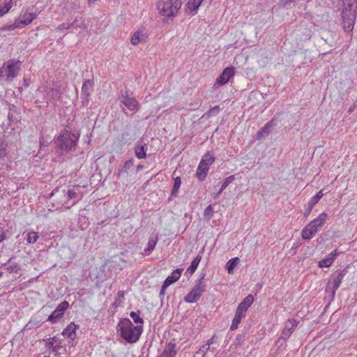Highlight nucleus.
<instances>
[{
  "label": "nucleus",
  "mask_w": 357,
  "mask_h": 357,
  "mask_svg": "<svg viewBox=\"0 0 357 357\" xmlns=\"http://www.w3.org/2000/svg\"><path fill=\"white\" fill-rule=\"evenodd\" d=\"M235 179V175H231L225 178L223 181L222 186L217 193V195H219L231 183H232Z\"/></svg>",
  "instance_id": "obj_36"
},
{
  "label": "nucleus",
  "mask_w": 357,
  "mask_h": 357,
  "mask_svg": "<svg viewBox=\"0 0 357 357\" xmlns=\"http://www.w3.org/2000/svg\"><path fill=\"white\" fill-rule=\"evenodd\" d=\"M148 149V146L146 144L144 143L143 139L141 138L136 143L134 151L135 156L138 159H144L146 158V151Z\"/></svg>",
  "instance_id": "obj_11"
},
{
  "label": "nucleus",
  "mask_w": 357,
  "mask_h": 357,
  "mask_svg": "<svg viewBox=\"0 0 357 357\" xmlns=\"http://www.w3.org/2000/svg\"><path fill=\"white\" fill-rule=\"evenodd\" d=\"M216 338H217V337L215 335H213V337L207 341V342H206V344H205V345H208V347L210 348V345L215 342Z\"/></svg>",
  "instance_id": "obj_50"
},
{
  "label": "nucleus",
  "mask_w": 357,
  "mask_h": 357,
  "mask_svg": "<svg viewBox=\"0 0 357 357\" xmlns=\"http://www.w3.org/2000/svg\"><path fill=\"white\" fill-rule=\"evenodd\" d=\"M21 66L20 61H15L13 59L8 60L7 62L3 63V70L6 72V80L8 82H10L17 76V72L19 71Z\"/></svg>",
  "instance_id": "obj_7"
},
{
  "label": "nucleus",
  "mask_w": 357,
  "mask_h": 357,
  "mask_svg": "<svg viewBox=\"0 0 357 357\" xmlns=\"http://www.w3.org/2000/svg\"><path fill=\"white\" fill-rule=\"evenodd\" d=\"M296 321H289L286 325L284 329L282 331L280 338H282L284 340H287L289 337L290 335L294 331V328L296 327Z\"/></svg>",
  "instance_id": "obj_17"
},
{
  "label": "nucleus",
  "mask_w": 357,
  "mask_h": 357,
  "mask_svg": "<svg viewBox=\"0 0 357 357\" xmlns=\"http://www.w3.org/2000/svg\"><path fill=\"white\" fill-rule=\"evenodd\" d=\"M68 302L66 301H62L48 317L47 320L52 324L58 322L59 319L63 316L65 311L68 308Z\"/></svg>",
  "instance_id": "obj_9"
},
{
  "label": "nucleus",
  "mask_w": 357,
  "mask_h": 357,
  "mask_svg": "<svg viewBox=\"0 0 357 357\" xmlns=\"http://www.w3.org/2000/svg\"><path fill=\"white\" fill-rule=\"evenodd\" d=\"M296 0H281L278 4L280 8L290 9L295 6Z\"/></svg>",
  "instance_id": "obj_34"
},
{
  "label": "nucleus",
  "mask_w": 357,
  "mask_h": 357,
  "mask_svg": "<svg viewBox=\"0 0 357 357\" xmlns=\"http://www.w3.org/2000/svg\"><path fill=\"white\" fill-rule=\"evenodd\" d=\"M254 302V296L252 294L247 296L242 302L239 303L237 308L244 312H247L248 309Z\"/></svg>",
  "instance_id": "obj_21"
},
{
  "label": "nucleus",
  "mask_w": 357,
  "mask_h": 357,
  "mask_svg": "<svg viewBox=\"0 0 357 357\" xmlns=\"http://www.w3.org/2000/svg\"><path fill=\"white\" fill-rule=\"evenodd\" d=\"M144 169V165H137V172H138V171H140V170H142V169Z\"/></svg>",
  "instance_id": "obj_58"
},
{
  "label": "nucleus",
  "mask_w": 357,
  "mask_h": 357,
  "mask_svg": "<svg viewBox=\"0 0 357 357\" xmlns=\"http://www.w3.org/2000/svg\"><path fill=\"white\" fill-rule=\"evenodd\" d=\"M202 259V257L200 255H197L191 262V264L189 266V267L187 269V273H189L190 275H192L196 269L197 268V266Z\"/></svg>",
  "instance_id": "obj_25"
},
{
  "label": "nucleus",
  "mask_w": 357,
  "mask_h": 357,
  "mask_svg": "<svg viewBox=\"0 0 357 357\" xmlns=\"http://www.w3.org/2000/svg\"><path fill=\"white\" fill-rule=\"evenodd\" d=\"M333 263V257H326L322 259L319 261V266L321 268L323 267H329Z\"/></svg>",
  "instance_id": "obj_41"
},
{
  "label": "nucleus",
  "mask_w": 357,
  "mask_h": 357,
  "mask_svg": "<svg viewBox=\"0 0 357 357\" xmlns=\"http://www.w3.org/2000/svg\"><path fill=\"white\" fill-rule=\"evenodd\" d=\"M220 110V107L218 105H216L211 108L207 112H206L204 116H206L207 119H208L211 116H216L219 113Z\"/></svg>",
  "instance_id": "obj_40"
},
{
  "label": "nucleus",
  "mask_w": 357,
  "mask_h": 357,
  "mask_svg": "<svg viewBox=\"0 0 357 357\" xmlns=\"http://www.w3.org/2000/svg\"><path fill=\"white\" fill-rule=\"evenodd\" d=\"M301 244L299 243H297L296 244H294V246L292 247V249H296L297 248H298Z\"/></svg>",
  "instance_id": "obj_62"
},
{
  "label": "nucleus",
  "mask_w": 357,
  "mask_h": 357,
  "mask_svg": "<svg viewBox=\"0 0 357 357\" xmlns=\"http://www.w3.org/2000/svg\"><path fill=\"white\" fill-rule=\"evenodd\" d=\"M326 218L327 214L325 213H322L317 218L311 221L302 230V238L304 240L311 239L316 234L319 228L321 227L325 223Z\"/></svg>",
  "instance_id": "obj_4"
},
{
  "label": "nucleus",
  "mask_w": 357,
  "mask_h": 357,
  "mask_svg": "<svg viewBox=\"0 0 357 357\" xmlns=\"http://www.w3.org/2000/svg\"><path fill=\"white\" fill-rule=\"evenodd\" d=\"M157 236H151L149 239L148 244H147V248L144 250L145 252H149L150 253L152 252L157 243ZM146 255L148 254L145 253Z\"/></svg>",
  "instance_id": "obj_30"
},
{
  "label": "nucleus",
  "mask_w": 357,
  "mask_h": 357,
  "mask_svg": "<svg viewBox=\"0 0 357 357\" xmlns=\"http://www.w3.org/2000/svg\"><path fill=\"white\" fill-rule=\"evenodd\" d=\"M183 271V268L175 269L174 271H173L171 275L167 277L163 283L166 284L167 286L172 284L180 278Z\"/></svg>",
  "instance_id": "obj_19"
},
{
  "label": "nucleus",
  "mask_w": 357,
  "mask_h": 357,
  "mask_svg": "<svg viewBox=\"0 0 357 357\" xmlns=\"http://www.w3.org/2000/svg\"><path fill=\"white\" fill-rule=\"evenodd\" d=\"M130 134L128 132H125L122 134V140L124 141L125 143H126L127 139H130V137H128Z\"/></svg>",
  "instance_id": "obj_53"
},
{
  "label": "nucleus",
  "mask_w": 357,
  "mask_h": 357,
  "mask_svg": "<svg viewBox=\"0 0 357 357\" xmlns=\"http://www.w3.org/2000/svg\"><path fill=\"white\" fill-rule=\"evenodd\" d=\"M305 36H306V38H307L308 39H310V37H311V31H307V33H306V34H305Z\"/></svg>",
  "instance_id": "obj_59"
},
{
  "label": "nucleus",
  "mask_w": 357,
  "mask_h": 357,
  "mask_svg": "<svg viewBox=\"0 0 357 357\" xmlns=\"http://www.w3.org/2000/svg\"><path fill=\"white\" fill-rule=\"evenodd\" d=\"M235 75V68L229 66L225 68L221 74L216 79L215 83L214 84V88H218L219 86L226 84L231 78Z\"/></svg>",
  "instance_id": "obj_8"
},
{
  "label": "nucleus",
  "mask_w": 357,
  "mask_h": 357,
  "mask_svg": "<svg viewBox=\"0 0 357 357\" xmlns=\"http://www.w3.org/2000/svg\"><path fill=\"white\" fill-rule=\"evenodd\" d=\"M25 87L28 86L29 85V80H28L27 79H24V84H23Z\"/></svg>",
  "instance_id": "obj_56"
},
{
  "label": "nucleus",
  "mask_w": 357,
  "mask_h": 357,
  "mask_svg": "<svg viewBox=\"0 0 357 357\" xmlns=\"http://www.w3.org/2000/svg\"><path fill=\"white\" fill-rule=\"evenodd\" d=\"M181 6L180 0H160L158 3V9L161 15L170 17L178 12Z\"/></svg>",
  "instance_id": "obj_5"
},
{
  "label": "nucleus",
  "mask_w": 357,
  "mask_h": 357,
  "mask_svg": "<svg viewBox=\"0 0 357 357\" xmlns=\"http://www.w3.org/2000/svg\"><path fill=\"white\" fill-rule=\"evenodd\" d=\"M77 137L73 133L65 130L59 135L55 141V151L59 155L68 153L75 149Z\"/></svg>",
  "instance_id": "obj_3"
},
{
  "label": "nucleus",
  "mask_w": 357,
  "mask_h": 357,
  "mask_svg": "<svg viewBox=\"0 0 357 357\" xmlns=\"http://www.w3.org/2000/svg\"><path fill=\"white\" fill-rule=\"evenodd\" d=\"M214 160L215 158L213 154H212L211 152H207L201 160V161H204V164L208 167L214 162Z\"/></svg>",
  "instance_id": "obj_37"
},
{
  "label": "nucleus",
  "mask_w": 357,
  "mask_h": 357,
  "mask_svg": "<svg viewBox=\"0 0 357 357\" xmlns=\"http://www.w3.org/2000/svg\"><path fill=\"white\" fill-rule=\"evenodd\" d=\"M56 337H50L46 340V347H48L51 348L52 346H54L53 339H55Z\"/></svg>",
  "instance_id": "obj_49"
},
{
  "label": "nucleus",
  "mask_w": 357,
  "mask_h": 357,
  "mask_svg": "<svg viewBox=\"0 0 357 357\" xmlns=\"http://www.w3.org/2000/svg\"><path fill=\"white\" fill-rule=\"evenodd\" d=\"M57 348H59V347L54 345L51 347L52 352L55 353L56 355L58 354Z\"/></svg>",
  "instance_id": "obj_55"
},
{
  "label": "nucleus",
  "mask_w": 357,
  "mask_h": 357,
  "mask_svg": "<svg viewBox=\"0 0 357 357\" xmlns=\"http://www.w3.org/2000/svg\"><path fill=\"white\" fill-rule=\"evenodd\" d=\"M70 27L78 30V29H86L87 25L84 23V20L79 22L77 17H75V20L70 24Z\"/></svg>",
  "instance_id": "obj_31"
},
{
  "label": "nucleus",
  "mask_w": 357,
  "mask_h": 357,
  "mask_svg": "<svg viewBox=\"0 0 357 357\" xmlns=\"http://www.w3.org/2000/svg\"><path fill=\"white\" fill-rule=\"evenodd\" d=\"M120 102L124 105L129 110L136 112L138 110L139 104L136 99L130 96L128 91L121 93L119 97Z\"/></svg>",
  "instance_id": "obj_10"
},
{
  "label": "nucleus",
  "mask_w": 357,
  "mask_h": 357,
  "mask_svg": "<svg viewBox=\"0 0 357 357\" xmlns=\"http://www.w3.org/2000/svg\"><path fill=\"white\" fill-rule=\"evenodd\" d=\"M203 1L204 0H189L187 3V7L190 12L196 11Z\"/></svg>",
  "instance_id": "obj_27"
},
{
  "label": "nucleus",
  "mask_w": 357,
  "mask_h": 357,
  "mask_svg": "<svg viewBox=\"0 0 357 357\" xmlns=\"http://www.w3.org/2000/svg\"><path fill=\"white\" fill-rule=\"evenodd\" d=\"M66 195L69 200L74 199L73 205H74L79 199L78 197L79 195L77 193L75 189L68 190V191L66 192Z\"/></svg>",
  "instance_id": "obj_33"
},
{
  "label": "nucleus",
  "mask_w": 357,
  "mask_h": 357,
  "mask_svg": "<svg viewBox=\"0 0 357 357\" xmlns=\"http://www.w3.org/2000/svg\"><path fill=\"white\" fill-rule=\"evenodd\" d=\"M59 192V188H55L50 194V197L53 196L54 193Z\"/></svg>",
  "instance_id": "obj_60"
},
{
  "label": "nucleus",
  "mask_w": 357,
  "mask_h": 357,
  "mask_svg": "<svg viewBox=\"0 0 357 357\" xmlns=\"http://www.w3.org/2000/svg\"><path fill=\"white\" fill-rule=\"evenodd\" d=\"M37 15L33 13H25L22 16V20H19L22 26L31 24L32 21L36 17Z\"/></svg>",
  "instance_id": "obj_23"
},
{
  "label": "nucleus",
  "mask_w": 357,
  "mask_h": 357,
  "mask_svg": "<svg viewBox=\"0 0 357 357\" xmlns=\"http://www.w3.org/2000/svg\"><path fill=\"white\" fill-rule=\"evenodd\" d=\"M241 340V336H238L236 337V342L238 343V344H240Z\"/></svg>",
  "instance_id": "obj_63"
},
{
  "label": "nucleus",
  "mask_w": 357,
  "mask_h": 357,
  "mask_svg": "<svg viewBox=\"0 0 357 357\" xmlns=\"http://www.w3.org/2000/svg\"><path fill=\"white\" fill-rule=\"evenodd\" d=\"M141 311L131 312L130 317L132 319L135 324L137 325H142L144 324V319L140 317Z\"/></svg>",
  "instance_id": "obj_29"
},
{
  "label": "nucleus",
  "mask_w": 357,
  "mask_h": 357,
  "mask_svg": "<svg viewBox=\"0 0 357 357\" xmlns=\"http://www.w3.org/2000/svg\"><path fill=\"white\" fill-rule=\"evenodd\" d=\"M3 66L1 68H0V77H2L3 76Z\"/></svg>",
  "instance_id": "obj_61"
},
{
  "label": "nucleus",
  "mask_w": 357,
  "mask_h": 357,
  "mask_svg": "<svg viewBox=\"0 0 357 357\" xmlns=\"http://www.w3.org/2000/svg\"><path fill=\"white\" fill-rule=\"evenodd\" d=\"M6 269L10 273H17L21 270V266H20V264L15 263L13 265L8 266Z\"/></svg>",
  "instance_id": "obj_45"
},
{
  "label": "nucleus",
  "mask_w": 357,
  "mask_h": 357,
  "mask_svg": "<svg viewBox=\"0 0 357 357\" xmlns=\"http://www.w3.org/2000/svg\"><path fill=\"white\" fill-rule=\"evenodd\" d=\"M181 184V177L177 176L174 178V185L171 192V196L177 197L178 191Z\"/></svg>",
  "instance_id": "obj_28"
},
{
  "label": "nucleus",
  "mask_w": 357,
  "mask_h": 357,
  "mask_svg": "<svg viewBox=\"0 0 357 357\" xmlns=\"http://www.w3.org/2000/svg\"><path fill=\"white\" fill-rule=\"evenodd\" d=\"M342 26L344 31H353L357 15V0H342Z\"/></svg>",
  "instance_id": "obj_2"
},
{
  "label": "nucleus",
  "mask_w": 357,
  "mask_h": 357,
  "mask_svg": "<svg viewBox=\"0 0 357 357\" xmlns=\"http://www.w3.org/2000/svg\"><path fill=\"white\" fill-rule=\"evenodd\" d=\"M145 35L142 33L140 31H137L134 33V34L131 37L130 42L132 45H136L139 42L144 41L145 40Z\"/></svg>",
  "instance_id": "obj_24"
},
{
  "label": "nucleus",
  "mask_w": 357,
  "mask_h": 357,
  "mask_svg": "<svg viewBox=\"0 0 357 357\" xmlns=\"http://www.w3.org/2000/svg\"><path fill=\"white\" fill-rule=\"evenodd\" d=\"M169 286H167L166 284H165V283L162 284V287H161V290H160V296H164L165 295V290H166V289Z\"/></svg>",
  "instance_id": "obj_52"
},
{
  "label": "nucleus",
  "mask_w": 357,
  "mask_h": 357,
  "mask_svg": "<svg viewBox=\"0 0 357 357\" xmlns=\"http://www.w3.org/2000/svg\"><path fill=\"white\" fill-rule=\"evenodd\" d=\"M245 314H246L245 312L236 308L234 317L231 324L230 326V331H233L238 328L242 319L245 317Z\"/></svg>",
  "instance_id": "obj_15"
},
{
  "label": "nucleus",
  "mask_w": 357,
  "mask_h": 357,
  "mask_svg": "<svg viewBox=\"0 0 357 357\" xmlns=\"http://www.w3.org/2000/svg\"><path fill=\"white\" fill-rule=\"evenodd\" d=\"M338 255V252L336 250H333V252H331V254L329 255V257H333V261H334L335 257Z\"/></svg>",
  "instance_id": "obj_54"
},
{
  "label": "nucleus",
  "mask_w": 357,
  "mask_h": 357,
  "mask_svg": "<svg viewBox=\"0 0 357 357\" xmlns=\"http://www.w3.org/2000/svg\"><path fill=\"white\" fill-rule=\"evenodd\" d=\"M116 330L123 340L128 343L132 344L139 340L143 332V326H135L128 318H123L119 321Z\"/></svg>",
  "instance_id": "obj_1"
},
{
  "label": "nucleus",
  "mask_w": 357,
  "mask_h": 357,
  "mask_svg": "<svg viewBox=\"0 0 357 357\" xmlns=\"http://www.w3.org/2000/svg\"><path fill=\"white\" fill-rule=\"evenodd\" d=\"M277 125V121L275 118L272 119L271 121L267 122L260 130H259L257 133V139H261L266 136H268L272 128Z\"/></svg>",
  "instance_id": "obj_12"
},
{
  "label": "nucleus",
  "mask_w": 357,
  "mask_h": 357,
  "mask_svg": "<svg viewBox=\"0 0 357 357\" xmlns=\"http://www.w3.org/2000/svg\"><path fill=\"white\" fill-rule=\"evenodd\" d=\"M133 165H134V159L133 158L129 159L124 163L122 168L121 169H119V174H123V172H127L128 170H129Z\"/></svg>",
  "instance_id": "obj_38"
},
{
  "label": "nucleus",
  "mask_w": 357,
  "mask_h": 357,
  "mask_svg": "<svg viewBox=\"0 0 357 357\" xmlns=\"http://www.w3.org/2000/svg\"><path fill=\"white\" fill-rule=\"evenodd\" d=\"M39 238L38 232L31 231L27 233L26 240L28 243L33 244L37 241Z\"/></svg>",
  "instance_id": "obj_32"
},
{
  "label": "nucleus",
  "mask_w": 357,
  "mask_h": 357,
  "mask_svg": "<svg viewBox=\"0 0 357 357\" xmlns=\"http://www.w3.org/2000/svg\"><path fill=\"white\" fill-rule=\"evenodd\" d=\"M238 261L239 259L238 257L231 258L227 261L226 268L229 274L233 273L234 269L238 265Z\"/></svg>",
  "instance_id": "obj_26"
},
{
  "label": "nucleus",
  "mask_w": 357,
  "mask_h": 357,
  "mask_svg": "<svg viewBox=\"0 0 357 357\" xmlns=\"http://www.w3.org/2000/svg\"><path fill=\"white\" fill-rule=\"evenodd\" d=\"M7 144L5 141L0 139V159L6 155Z\"/></svg>",
  "instance_id": "obj_44"
},
{
  "label": "nucleus",
  "mask_w": 357,
  "mask_h": 357,
  "mask_svg": "<svg viewBox=\"0 0 357 357\" xmlns=\"http://www.w3.org/2000/svg\"><path fill=\"white\" fill-rule=\"evenodd\" d=\"M176 344L172 342H169L165 347L162 353L158 357H175L176 354Z\"/></svg>",
  "instance_id": "obj_20"
},
{
  "label": "nucleus",
  "mask_w": 357,
  "mask_h": 357,
  "mask_svg": "<svg viewBox=\"0 0 357 357\" xmlns=\"http://www.w3.org/2000/svg\"><path fill=\"white\" fill-rule=\"evenodd\" d=\"M82 98V106L86 107L89 102V96H82L81 95Z\"/></svg>",
  "instance_id": "obj_47"
},
{
  "label": "nucleus",
  "mask_w": 357,
  "mask_h": 357,
  "mask_svg": "<svg viewBox=\"0 0 357 357\" xmlns=\"http://www.w3.org/2000/svg\"><path fill=\"white\" fill-rule=\"evenodd\" d=\"M14 258V257H11L8 260V262H10V261Z\"/></svg>",
  "instance_id": "obj_64"
},
{
  "label": "nucleus",
  "mask_w": 357,
  "mask_h": 357,
  "mask_svg": "<svg viewBox=\"0 0 357 357\" xmlns=\"http://www.w3.org/2000/svg\"><path fill=\"white\" fill-rule=\"evenodd\" d=\"M6 234L3 231V228L0 227V243L6 239Z\"/></svg>",
  "instance_id": "obj_48"
},
{
  "label": "nucleus",
  "mask_w": 357,
  "mask_h": 357,
  "mask_svg": "<svg viewBox=\"0 0 357 357\" xmlns=\"http://www.w3.org/2000/svg\"><path fill=\"white\" fill-rule=\"evenodd\" d=\"M16 28H23L19 20H15V22L12 24L2 26L1 29L2 31H13Z\"/></svg>",
  "instance_id": "obj_35"
},
{
  "label": "nucleus",
  "mask_w": 357,
  "mask_h": 357,
  "mask_svg": "<svg viewBox=\"0 0 357 357\" xmlns=\"http://www.w3.org/2000/svg\"><path fill=\"white\" fill-rule=\"evenodd\" d=\"M204 275L197 281L195 287L185 296L184 301L189 303L197 302L205 291V285H202Z\"/></svg>",
  "instance_id": "obj_6"
},
{
  "label": "nucleus",
  "mask_w": 357,
  "mask_h": 357,
  "mask_svg": "<svg viewBox=\"0 0 357 357\" xmlns=\"http://www.w3.org/2000/svg\"><path fill=\"white\" fill-rule=\"evenodd\" d=\"M78 328L79 326L72 322L63 331L62 335L66 336L71 340H74L76 337V331Z\"/></svg>",
  "instance_id": "obj_16"
},
{
  "label": "nucleus",
  "mask_w": 357,
  "mask_h": 357,
  "mask_svg": "<svg viewBox=\"0 0 357 357\" xmlns=\"http://www.w3.org/2000/svg\"><path fill=\"white\" fill-rule=\"evenodd\" d=\"M347 273V268H344L342 270H340L339 271V273H337V275L334 278L333 286L332 287V291H331L332 299L334 298L335 295V291L340 287V284Z\"/></svg>",
  "instance_id": "obj_14"
},
{
  "label": "nucleus",
  "mask_w": 357,
  "mask_h": 357,
  "mask_svg": "<svg viewBox=\"0 0 357 357\" xmlns=\"http://www.w3.org/2000/svg\"><path fill=\"white\" fill-rule=\"evenodd\" d=\"M323 195H324V193H323V190H321L319 191L314 196H313L310 199V202L307 204V207L305 208V212H304L305 217H307L310 214L314 206L319 202V201L323 197Z\"/></svg>",
  "instance_id": "obj_13"
},
{
  "label": "nucleus",
  "mask_w": 357,
  "mask_h": 357,
  "mask_svg": "<svg viewBox=\"0 0 357 357\" xmlns=\"http://www.w3.org/2000/svg\"><path fill=\"white\" fill-rule=\"evenodd\" d=\"M209 347L208 345H202V347L197 351L194 357H204L207 351H208Z\"/></svg>",
  "instance_id": "obj_42"
},
{
  "label": "nucleus",
  "mask_w": 357,
  "mask_h": 357,
  "mask_svg": "<svg viewBox=\"0 0 357 357\" xmlns=\"http://www.w3.org/2000/svg\"><path fill=\"white\" fill-rule=\"evenodd\" d=\"M13 0H9V1L6 2L4 5V6H0V17H2L5 14H6L10 9L13 6Z\"/></svg>",
  "instance_id": "obj_39"
},
{
  "label": "nucleus",
  "mask_w": 357,
  "mask_h": 357,
  "mask_svg": "<svg viewBox=\"0 0 357 357\" xmlns=\"http://www.w3.org/2000/svg\"><path fill=\"white\" fill-rule=\"evenodd\" d=\"M119 297L123 298L124 296V291H119L117 294Z\"/></svg>",
  "instance_id": "obj_57"
},
{
  "label": "nucleus",
  "mask_w": 357,
  "mask_h": 357,
  "mask_svg": "<svg viewBox=\"0 0 357 357\" xmlns=\"http://www.w3.org/2000/svg\"><path fill=\"white\" fill-rule=\"evenodd\" d=\"M47 95L52 98H58L60 97V92L57 89H50Z\"/></svg>",
  "instance_id": "obj_46"
},
{
  "label": "nucleus",
  "mask_w": 357,
  "mask_h": 357,
  "mask_svg": "<svg viewBox=\"0 0 357 357\" xmlns=\"http://www.w3.org/2000/svg\"><path fill=\"white\" fill-rule=\"evenodd\" d=\"M208 169L209 167L204 164V161H200L196 172V176L200 181L206 178Z\"/></svg>",
  "instance_id": "obj_18"
},
{
  "label": "nucleus",
  "mask_w": 357,
  "mask_h": 357,
  "mask_svg": "<svg viewBox=\"0 0 357 357\" xmlns=\"http://www.w3.org/2000/svg\"><path fill=\"white\" fill-rule=\"evenodd\" d=\"M213 207H212V205L210 204L208 205L205 209H204V216L206 219L207 220H210L212 216H213Z\"/></svg>",
  "instance_id": "obj_43"
},
{
  "label": "nucleus",
  "mask_w": 357,
  "mask_h": 357,
  "mask_svg": "<svg viewBox=\"0 0 357 357\" xmlns=\"http://www.w3.org/2000/svg\"><path fill=\"white\" fill-rule=\"evenodd\" d=\"M70 28V24H68V25H66L65 24H59L56 29L57 30H64V29H68Z\"/></svg>",
  "instance_id": "obj_51"
},
{
  "label": "nucleus",
  "mask_w": 357,
  "mask_h": 357,
  "mask_svg": "<svg viewBox=\"0 0 357 357\" xmlns=\"http://www.w3.org/2000/svg\"><path fill=\"white\" fill-rule=\"evenodd\" d=\"M93 86V82L91 79H86L82 86L81 95L90 96Z\"/></svg>",
  "instance_id": "obj_22"
}]
</instances>
